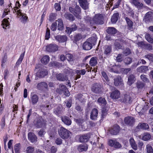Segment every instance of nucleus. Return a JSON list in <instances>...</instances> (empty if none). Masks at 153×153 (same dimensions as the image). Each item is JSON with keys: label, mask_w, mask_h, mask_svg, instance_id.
<instances>
[{"label": "nucleus", "mask_w": 153, "mask_h": 153, "mask_svg": "<svg viewBox=\"0 0 153 153\" xmlns=\"http://www.w3.org/2000/svg\"><path fill=\"white\" fill-rule=\"evenodd\" d=\"M46 125V121L41 117H36L34 120L33 126L37 128L45 127Z\"/></svg>", "instance_id": "obj_1"}, {"label": "nucleus", "mask_w": 153, "mask_h": 153, "mask_svg": "<svg viewBox=\"0 0 153 153\" xmlns=\"http://www.w3.org/2000/svg\"><path fill=\"white\" fill-rule=\"evenodd\" d=\"M96 40V38L94 37L89 38L83 44V48L85 50H90L92 47V44L94 45V42H93V41H94L95 42Z\"/></svg>", "instance_id": "obj_2"}, {"label": "nucleus", "mask_w": 153, "mask_h": 153, "mask_svg": "<svg viewBox=\"0 0 153 153\" xmlns=\"http://www.w3.org/2000/svg\"><path fill=\"white\" fill-rule=\"evenodd\" d=\"M60 137L63 139H68L70 136V132L67 129L62 127L58 131Z\"/></svg>", "instance_id": "obj_3"}, {"label": "nucleus", "mask_w": 153, "mask_h": 153, "mask_svg": "<svg viewBox=\"0 0 153 153\" xmlns=\"http://www.w3.org/2000/svg\"><path fill=\"white\" fill-rule=\"evenodd\" d=\"M56 91L59 94H63L67 97H69L70 94L68 88L64 85L60 84L59 85V88L56 89Z\"/></svg>", "instance_id": "obj_4"}, {"label": "nucleus", "mask_w": 153, "mask_h": 153, "mask_svg": "<svg viewBox=\"0 0 153 153\" xmlns=\"http://www.w3.org/2000/svg\"><path fill=\"white\" fill-rule=\"evenodd\" d=\"M104 17L102 14L98 13L95 14L92 19L94 24L96 25H102L104 23Z\"/></svg>", "instance_id": "obj_5"}, {"label": "nucleus", "mask_w": 153, "mask_h": 153, "mask_svg": "<svg viewBox=\"0 0 153 153\" xmlns=\"http://www.w3.org/2000/svg\"><path fill=\"white\" fill-rule=\"evenodd\" d=\"M70 11L73 13L76 18L81 19V16L80 15L81 13V8L80 7L77 5L76 6L75 8L71 7H70L69 8Z\"/></svg>", "instance_id": "obj_6"}, {"label": "nucleus", "mask_w": 153, "mask_h": 153, "mask_svg": "<svg viewBox=\"0 0 153 153\" xmlns=\"http://www.w3.org/2000/svg\"><path fill=\"white\" fill-rule=\"evenodd\" d=\"M103 88L102 86L99 84L95 83L93 85L91 88L92 92L95 94H102V92Z\"/></svg>", "instance_id": "obj_7"}, {"label": "nucleus", "mask_w": 153, "mask_h": 153, "mask_svg": "<svg viewBox=\"0 0 153 153\" xmlns=\"http://www.w3.org/2000/svg\"><path fill=\"white\" fill-rule=\"evenodd\" d=\"M149 103L147 102H143L141 107L140 105H137L136 108V110L139 113H143L146 111L149 108L148 105Z\"/></svg>", "instance_id": "obj_8"}, {"label": "nucleus", "mask_w": 153, "mask_h": 153, "mask_svg": "<svg viewBox=\"0 0 153 153\" xmlns=\"http://www.w3.org/2000/svg\"><path fill=\"white\" fill-rule=\"evenodd\" d=\"M46 50L50 52H54L58 50V47L56 44H51L46 46Z\"/></svg>", "instance_id": "obj_9"}, {"label": "nucleus", "mask_w": 153, "mask_h": 153, "mask_svg": "<svg viewBox=\"0 0 153 153\" xmlns=\"http://www.w3.org/2000/svg\"><path fill=\"white\" fill-rule=\"evenodd\" d=\"M135 121L134 118L132 117H127L124 119V122L125 124L130 126H133Z\"/></svg>", "instance_id": "obj_10"}, {"label": "nucleus", "mask_w": 153, "mask_h": 153, "mask_svg": "<svg viewBox=\"0 0 153 153\" xmlns=\"http://www.w3.org/2000/svg\"><path fill=\"white\" fill-rule=\"evenodd\" d=\"M108 145L115 148L118 149L121 147V145L117 140H109L108 142Z\"/></svg>", "instance_id": "obj_11"}, {"label": "nucleus", "mask_w": 153, "mask_h": 153, "mask_svg": "<svg viewBox=\"0 0 153 153\" xmlns=\"http://www.w3.org/2000/svg\"><path fill=\"white\" fill-rule=\"evenodd\" d=\"M48 74V71L46 69H43L41 71H38L36 73V79H37V77L42 78L44 77Z\"/></svg>", "instance_id": "obj_12"}, {"label": "nucleus", "mask_w": 153, "mask_h": 153, "mask_svg": "<svg viewBox=\"0 0 153 153\" xmlns=\"http://www.w3.org/2000/svg\"><path fill=\"white\" fill-rule=\"evenodd\" d=\"M112 52V48L111 45H106L103 50V53L106 56L109 55Z\"/></svg>", "instance_id": "obj_13"}, {"label": "nucleus", "mask_w": 153, "mask_h": 153, "mask_svg": "<svg viewBox=\"0 0 153 153\" xmlns=\"http://www.w3.org/2000/svg\"><path fill=\"white\" fill-rule=\"evenodd\" d=\"M120 127L117 125H115L113 126L112 128L109 130L110 133L113 135H116L119 132Z\"/></svg>", "instance_id": "obj_14"}, {"label": "nucleus", "mask_w": 153, "mask_h": 153, "mask_svg": "<svg viewBox=\"0 0 153 153\" xmlns=\"http://www.w3.org/2000/svg\"><path fill=\"white\" fill-rule=\"evenodd\" d=\"M90 136L89 134H86L81 135L79 138V141L82 143L88 142L90 138Z\"/></svg>", "instance_id": "obj_15"}, {"label": "nucleus", "mask_w": 153, "mask_h": 153, "mask_svg": "<svg viewBox=\"0 0 153 153\" xmlns=\"http://www.w3.org/2000/svg\"><path fill=\"white\" fill-rule=\"evenodd\" d=\"M61 119L62 121L65 125L69 126L71 124V120L68 117L63 115L61 117Z\"/></svg>", "instance_id": "obj_16"}, {"label": "nucleus", "mask_w": 153, "mask_h": 153, "mask_svg": "<svg viewBox=\"0 0 153 153\" xmlns=\"http://www.w3.org/2000/svg\"><path fill=\"white\" fill-rule=\"evenodd\" d=\"M152 13L151 12H149L146 14L144 21L146 23L150 22L152 20Z\"/></svg>", "instance_id": "obj_17"}, {"label": "nucleus", "mask_w": 153, "mask_h": 153, "mask_svg": "<svg viewBox=\"0 0 153 153\" xmlns=\"http://www.w3.org/2000/svg\"><path fill=\"white\" fill-rule=\"evenodd\" d=\"M120 91L116 89L111 92L110 94V97L112 99H116L120 97Z\"/></svg>", "instance_id": "obj_18"}, {"label": "nucleus", "mask_w": 153, "mask_h": 153, "mask_svg": "<svg viewBox=\"0 0 153 153\" xmlns=\"http://www.w3.org/2000/svg\"><path fill=\"white\" fill-rule=\"evenodd\" d=\"M81 7L84 9L86 10L88 8L89 4L87 0H79Z\"/></svg>", "instance_id": "obj_19"}, {"label": "nucleus", "mask_w": 153, "mask_h": 153, "mask_svg": "<svg viewBox=\"0 0 153 153\" xmlns=\"http://www.w3.org/2000/svg\"><path fill=\"white\" fill-rule=\"evenodd\" d=\"M62 112V109L61 106H57L53 110V113L58 117L60 116Z\"/></svg>", "instance_id": "obj_20"}, {"label": "nucleus", "mask_w": 153, "mask_h": 153, "mask_svg": "<svg viewBox=\"0 0 153 153\" xmlns=\"http://www.w3.org/2000/svg\"><path fill=\"white\" fill-rule=\"evenodd\" d=\"M48 87L47 84L44 82L38 83L37 85V88L39 90H42L45 88L47 89Z\"/></svg>", "instance_id": "obj_21"}, {"label": "nucleus", "mask_w": 153, "mask_h": 153, "mask_svg": "<svg viewBox=\"0 0 153 153\" xmlns=\"http://www.w3.org/2000/svg\"><path fill=\"white\" fill-rule=\"evenodd\" d=\"M55 37L56 40L60 42H66L67 39L66 36L65 35H58L55 36Z\"/></svg>", "instance_id": "obj_22"}, {"label": "nucleus", "mask_w": 153, "mask_h": 153, "mask_svg": "<svg viewBox=\"0 0 153 153\" xmlns=\"http://www.w3.org/2000/svg\"><path fill=\"white\" fill-rule=\"evenodd\" d=\"M28 140L32 143H33L37 141V137L36 135L32 132H29L28 134Z\"/></svg>", "instance_id": "obj_23"}, {"label": "nucleus", "mask_w": 153, "mask_h": 153, "mask_svg": "<svg viewBox=\"0 0 153 153\" xmlns=\"http://www.w3.org/2000/svg\"><path fill=\"white\" fill-rule=\"evenodd\" d=\"M149 128V126L148 124L145 123H140L137 127V129L144 130H147Z\"/></svg>", "instance_id": "obj_24"}, {"label": "nucleus", "mask_w": 153, "mask_h": 153, "mask_svg": "<svg viewBox=\"0 0 153 153\" xmlns=\"http://www.w3.org/2000/svg\"><path fill=\"white\" fill-rule=\"evenodd\" d=\"M132 101V98L130 94H126L124 95L123 102L126 103L130 104Z\"/></svg>", "instance_id": "obj_25"}, {"label": "nucleus", "mask_w": 153, "mask_h": 153, "mask_svg": "<svg viewBox=\"0 0 153 153\" xmlns=\"http://www.w3.org/2000/svg\"><path fill=\"white\" fill-rule=\"evenodd\" d=\"M98 115V111L95 108L93 109L91 112L90 118L91 120H94L96 119Z\"/></svg>", "instance_id": "obj_26"}, {"label": "nucleus", "mask_w": 153, "mask_h": 153, "mask_svg": "<svg viewBox=\"0 0 153 153\" xmlns=\"http://www.w3.org/2000/svg\"><path fill=\"white\" fill-rule=\"evenodd\" d=\"M106 31L108 34L112 35H114L117 32V29L113 27H108Z\"/></svg>", "instance_id": "obj_27"}, {"label": "nucleus", "mask_w": 153, "mask_h": 153, "mask_svg": "<svg viewBox=\"0 0 153 153\" xmlns=\"http://www.w3.org/2000/svg\"><path fill=\"white\" fill-rule=\"evenodd\" d=\"M131 2L136 6L139 9H141L143 8V4L142 3H140L139 1V0H130Z\"/></svg>", "instance_id": "obj_28"}, {"label": "nucleus", "mask_w": 153, "mask_h": 153, "mask_svg": "<svg viewBox=\"0 0 153 153\" xmlns=\"http://www.w3.org/2000/svg\"><path fill=\"white\" fill-rule=\"evenodd\" d=\"M136 78L134 75H130L128 77V84L129 85H131L135 81Z\"/></svg>", "instance_id": "obj_29"}, {"label": "nucleus", "mask_w": 153, "mask_h": 153, "mask_svg": "<svg viewBox=\"0 0 153 153\" xmlns=\"http://www.w3.org/2000/svg\"><path fill=\"white\" fill-rule=\"evenodd\" d=\"M39 99V97L36 94H34L31 96V99L32 105H34L36 104L38 101Z\"/></svg>", "instance_id": "obj_30"}, {"label": "nucleus", "mask_w": 153, "mask_h": 153, "mask_svg": "<svg viewBox=\"0 0 153 153\" xmlns=\"http://www.w3.org/2000/svg\"><path fill=\"white\" fill-rule=\"evenodd\" d=\"M97 102L100 105L103 107L105 106L107 103L105 98L102 97H99L98 99Z\"/></svg>", "instance_id": "obj_31"}, {"label": "nucleus", "mask_w": 153, "mask_h": 153, "mask_svg": "<svg viewBox=\"0 0 153 153\" xmlns=\"http://www.w3.org/2000/svg\"><path fill=\"white\" fill-rule=\"evenodd\" d=\"M137 71L140 73H144L148 70V67L145 66H142L137 68Z\"/></svg>", "instance_id": "obj_32"}, {"label": "nucleus", "mask_w": 153, "mask_h": 153, "mask_svg": "<svg viewBox=\"0 0 153 153\" xmlns=\"http://www.w3.org/2000/svg\"><path fill=\"white\" fill-rule=\"evenodd\" d=\"M88 149V146L86 144H81L78 146L77 149L78 150L81 152L86 151Z\"/></svg>", "instance_id": "obj_33"}, {"label": "nucleus", "mask_w": 153, "mask_h": 153, "mask_svg": "<svg viewBox=\"0 0 153 153\" xmlns=\"http://www.w3.org/2000/svg\"><path fill=\"white\" fill-rule=\"evenodd\" d=\"M64 16L66 19L71 21H73L75 19L73 15L70 13H65Z\"/></svg>", "instance_id": "obj_34"}, {"label": "nucleus", "mask_w": 153, "mask_h": 153, "mask_svg": "<svg viewBox=\"0 0 153 153\" xmlns=\"http://www.w3.org/2000/svg\"><path fill=\"white\" fill-rule=\"evenodd\" d=\"M97 63V58L96 57L91 58L89 61V65L91 66H96Z\"/></svg>", "instance_id": "obj_35"}, {"label": "nucleus", "mask_w": 153, "mask_h": 153, "mask_svg": "<svg viewBox=\"0 0 153 153\" xmlns=\"http://www.w3.org/2000/svg\"><path fill=\"white\" fill-rule=\"evenodd\" d=\"M125 20L126 22L128 25V28L130 30H132L133 29V22L130 20V19L128 17H126L125 18Z\"/></svg>", "instance_id": "obj_36"}, {"label": "nucleus", "mask_w": 153, "mask_h": 153, "mask_svg": "<svg viewBox=\"0 0 153 153\" xmlns=\"http://www.w3.org/2000/svg\"><path fill=\"white\" fill-rule=\"evenodd\" d=\"M119 16V14L118 13H115L113 15L111 19L112 23H116L118 20Z\"/></svg>", "instance_id": "obj_37"}, {"label": "nucleus", "mask_w": 153, "mask_h": 153, "mask_svg": "<svg viewBox=\"0 0 153 153\" xmlns=\"http://www.w3.org/2000/svg\"><path fill=\"white\" fill-rule=\"evenodd\" d=\"M136 85L137 89L140 90L145 86V84L144 83L139 81L137 82Z\"/></svg>", "instance_id": "obj_38"}, {"label": "nucleus", "mask_w": 153, "mask_h": 153, "mask_svg": "<svg viewBox=\"0 0 153 153\" xmlns=\"http://www.w3.org/2000/svg\"><path fill=\"white\" fill-rule=\"evenodd\" d=\"M114 85L116 86H118L121 84V78L120 76H117L116 78L114 79Z\"/></svg>", "instance_id": "obj_39"}, {"label": "nucleus", "mask_w": 153, "mask_h": 153, "mask_svg": "<svg viewBox=\"0 0 153 153\" xmlns=\"http://www.w3.org/2000/svg\"><path fill=\"white\" fill-rule=\"evenodd\" d=\"M17 14L18 15L21 16V18L22 19L23 21L26 20L27 17L26 16V15L25 14H23L21 12L20 10H17Z\"/></svg>", "instance_id": "obj_40"}, {"label": "nucleus", "mask_w": 153, "mask_h": 153, "mask_svg": "<svg viewBox=\"0 0 153 153\" xmlns=\"http://www.w3.org/2000/svg\"><path fill=\"white\" fill-rule=\"evenodd\" d=\"M82 38V35L78 33L75 35L73 39L74 42L76 43L77 42L80 40Z\"/></svg>", "instance_id": "obj_41"}, {"label": "nucleus", "mask_w": 153, "mask_h": 153, "mask_svg": "<svg viewBox=\"0 0 153 153\" xmlns=\"http://www.w3.org/2000/svg\"><path fill=\"white\" fill-rule=\"evenodd\" d=\"M1 23V25L3 26L4 28H6L8 26L10 25L9 22L8 20L6 19H4L2 21Z\"/></svg>", "instance_id": "obj_42"}, {"label": "nucleus", "mask_w": 153, "mask_h": 153, "mask_svg": "<svg viewBox=\"0 0 153 153\" xmlns=\"http://www.w3.org/2000/svg\"><path fill=\"white\" fill-rule=\"evenodd\" d=\"M56 78L58 80L61 81H64L67 79L66 76H65L61 74H59L56 76Z\"/></svg>", "instance_id": "obj_43"}, {"label": "nucleus", "mask_w": 153, "mask_h": 153, "mask_svg": "<svg viewBox=\"0 0 153 153\" xmlns=\"http://www.w3.org/2000/svg\"><path fill=\"white\" fill-rule=\"evenodd\" d=\"M58 22V29L59 30H62L63 29V24L61 19H58L57 21Z\"/></svg>", "instance_id": "obj_44"}, {"label": "nucleus", "mask_w": 153, "mask_h": 153, "mask_svg": "<svg viewBox=\"0 0 153 153\" xmlns=\"http://www.w3.org/2000/svg\"><path fill=\"white\" fill-rule=\"evenodd\" d=\"M50 60V58L48 55H45L41 59L42 63L46 64L48 63Z\"/></svg>", "instance_id": "obj_45"}, {"label": "nucleus", "mask_w": 153, "mask_h": 153, "mask_svg": "<svg viewBox=\"0 0 153 153\" xmlns=\"http://www.w3.org/2000/svg\"><path fill=\"white\" fill-rule=\"evenodd\" d=\"M132 61V59L131 58L126 57L123 59V62L126 65H129L131 63Z\"/></svg>", "instance_id": "obj_46"}, {"label": "nucleus", "mask_w": 153, "mask_h": 153, "mask_svg": "<svg viewBox=\"0 0 153 153\" xmlns=\"http://www.w3.org/2000/svg\"><path fill=\"white\" fill-rule=\"evenodd\" d=\"M25 55V52L22 53L16 63V66H19L22 62Z\"/></svg>", "instance_id": "obj_47"}, {"label": "nucleus", "mask_w": 153, "mask_h": 153, "mask_svg": "<svg viewBox=\"0 0 153 153\" xmlns=\"http://www.w3.org/2000/svg\"><path fill=\"white\" fill-rule=\"evenodd\" d=\"M145 37L146 40L149 42L153 44V39L151 37L150 34L147 33L146 34Z\"/></svg>", "instance_id": "obj_48"}, {"label": "nucleus", "mask_w": 153, "mask_h": 153, "mask_svg": "<svg viewBox=\"0 0 153 153\" xmlns=\"http://www.w3.org/2000/svg\"><path fill=\"white\" fill-rule=\"evenodd\" d=\"M146 152L147 153H153V149L152 147L149 144L146 146Z\"/></svg>", "instance_id": "obj_49"}, {"label": "nucleus", "mask_w": 153, "mask_h": 153, "mask_svg": "<svg viewBox=\"0 0 153 153\" xmlns=\"http://www.w3.org/2000/svg\"><path fill=\"white\" fill-rule=\"evenodd\" d=\"M151 137V135L149 134H145L142 137V139L144 141H147L150 139Z\"/></svg>", "instance_id": "obj_50"}, {"label": "nucleus", "mask_w": 153, "mask_h": 153, "mask_svg": "<svg viewBox=\"0 0 153 153\" xmlns=\"http://www.w3.org/2000/svg\"><path fill=\"white\" fill-rule=\"evenodd\" d=\"M144 47L145 49L149 51H151L153 50L152 46L151 44H145V45H144Z\"/></svg>", "instance_id": "obj_51"}, {"label": "nucleus", "mask_w": 153, "mask_h": 153, "mask_svg": "<svg viewBox=\"0 0 153 153\" xmlns=\"http://www.w3.org/2000/svg\"><path fill=\"white\" fill-rule=\"evenodd\" d=\"M140 77L141 79L143 82H149V80L147 78L146 75L144 74H142L141 75Z\"/></svg>", "instance_id": "obj_52"}, {"label": "nucleus", "mask_w": 153, "mask_h": 153, "mask_svg": "<svg viewBox=\"0 0 153 153\" xmlns=\"http://www.w3.org/2000/svg\"><path fill=\"white\" fill-rule=\"evenodd\" d=\"M123 55L122 54H119L116 57V60L118 62H121L123 60Z\"/></svg>", "instance_id": "obj_53"}, {"label": "nucleus", "mask_w": 153, "mask_h": 153, "mask_svg": "<svg viewBox=\"0 0 153 153\" xmlns=\"http://www.w3.org/2000/svg\"><path fill=\"white\" fill-rule=\"evenodd\" d=\"M145 57L148 59L149 61L153 62V54L150 53L149 54L146 55Z\"/></svg>", "instance_id": "obj_54"}, {"label": "nucleus", "mask_w": 153, "mask_h": 153, "mask_svg": "<svg viewBox=\"0 0 153 153\" xmlns=\"http://www.w3.org/2000/svg\"><path fill=\"white\" fill-rule=\"evenodd\" d=\"M34 150V147L29 146L27 148L26 151L27 153H33Z\"/></svg>", "instance_id": "obj_55"}, {"label": "nucleus", "mask_w": 153, "mask_h": 153, "mask_svg": "<svg viewBox=\"0 0 153 153\" xmlns=\"http://www.w3.org/2000/svg\"><path fill=\"white\" fill-rule=\"evenodd\" d=\"M66 58L69 61H72L74 59L73 56L70 53H68L66 55Z\"/></svg>", "instance_id": "obj_56"}, {"label": "nucleus", "mask_w": 153, "mask_h": 153, "mask_svg": "<svg viewBox=\"0 0 153 153\" xmlns=\"http://www.w3.org/2000/svg\"><path fill=\"white\" fill-rule=\"evenodd\" d=\"M20 145L19 143H17L14 146V149L16 153H19Z\"/></svg>", "instance_id": "obj_57"}, {"label": "nucleus", "mask_w": 153, "mask_h": 153, "mask_svg": "<svg viewBox=\"0 0 153 153\" xmlns=\"http://www.w3.org/2000/svg\"><path fill=\"white\" fill-rule=\"evenodd\" d=\"M56 14L55 13H51L49 17V20L50 21H53L56 19Z\"/></svg>", "instance_id": "obj_58"}, {"label": "nucleus", "mask_w": 153, "mask_h": 153, "mask_svg": "<svg viewBox=\"0 0 153 153\" xmlns=\"http://www.w3.org/2000/svg\"><path fill=\"white\" fill-rule=\"evenodd\" d=\"M16 6L15 7L14 10L13 11L14 13L15 12H17V10H17L19 8V7L20 8L21 5L19 4V1H17L16 3Z\"/></svg>", "instance_id": "obj_59"}, {"label": "nucleus", "mask_w": 153, "mask_h": 153, "mask_svg": "<svg viewBox=\"0 0 153 153\" xmlns=\"http://www.w3.org/2000/svg\"><path fill=\"white\" fill-rule=\"evenodd\" d=\"M123 53L125 56H127L131 53L130 50L129 48H127L123 51Z\"/></svg>", "instance_id": "obj_60"}, {"label": "nucleus", "mask_w": 153, "mask_h": 153, "mask_svg": "<svg viewBox=\"0 0 153 153\" xmlns=\"http://www.w3.org/2000/svg\"><path fill=\"white\" fill-rule=\"evenodd\" d=\"M54 7L55 10L57 11H60L61 9V7L59 4L58 3H55L54 5Z\"/></svg>", "instance_id": "obj_61"}, {"label": "nucleus", "mask_w": 153, "mask_h": 153, "mask_svg": "<svg viewBox=\"0 0 153 153\" xmlns=\"http://www.w3.org/2000/svg\"><path fill=\"white\" fill-rule=\"evenodd\" d=\"M115 48L117 49H119L122 48V46L120 43L117 42H115L114 44Z\"/></svg>", "instance_id": "obj_62"}, {"label": "nucleus", "mask_w": 153, "mask_h": 153, "mask_svg": "<svg viewBox=\"0 0 153 153\" xmlns=\"http://www.w3.org/2000/svg\"><path fill=\"white\" fill-rule=\"evenodd\" d=\"M50 30L49 29L47 28L46 29L45 38L46 39H48L50 38Z\"/></svg>", "instance_id": "obj_63"}, {"label": "nucleus", "mask_w": 153, "mask_h": 153, "mask_svg": "<svg viewBox=\"0 0 153 153\" xmlns=\"http://www.w3.org/2000/svg\"><path fill=\"white\" fill-rule=\"evenodd\" d=\"M101 73L102 76L104 79H105L106 81H109V79L106 73L104 71H102Z\"/></svg>", "instance_id": "obj_64"}]
</instances>
